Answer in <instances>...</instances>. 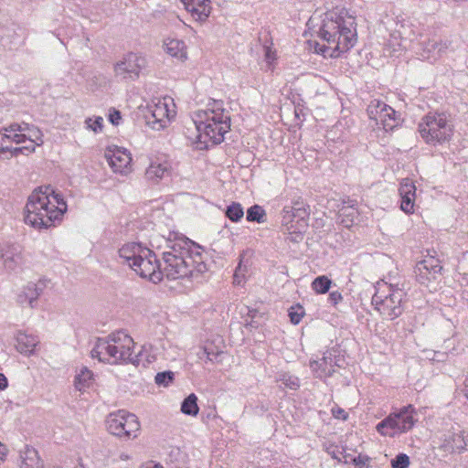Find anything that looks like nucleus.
Listing matches in <instances>:
<instances>
[{
  "mask_svg": "<svg viewBox=\"0 0 468 468\" xmlns=\"http://www.w3.org/2000/svg\"><path fill=\"white\" fill-rule=\"evenodd\" d=\"M167 250L163 252L164 266L160 264L162 278L168 280L197 278L207 271L201 246L185 236L169 239Z\"/></svg>",
  "mask_w": 468,
  "mask_h": 468,
  "instance_id": "nucleus-1",
  "label": "nucleus"
},
{
  "mask_svg": "<svg viewBox=\"0 0 468 468\" xmlns=\"http://www.w3.org/2000/svg\"><path fill=\"white\" fill-rule=\"evenodd\" d=\"M68 206L63 196L51 186L36 188L27 198L25 222L35 229H48L60 223Z\"/></svg>",
  "mask_w": 468,
  "mask_h": 468,
  "instance_id": "nucleus-2",
  "label": "nucleus"
},
{
  "mask_svg": "<svg viewBox=\"0 0 468 468\" xmlns=\"http://www.w3.org/2000/svg\"><path fill=\"white\" fill-rule=\"evenodd\" d=\"M354 18H345L335 12H327L322 20L318 36L328 46L315 42L314 51L324 57H338L340 53L349 50L356 42Z\"/></svg>",
  "mask_w": 468,
  "mask_h": 468,
  "instance_id": "nucleus-3",
  "label": "nucleus"
},
{
  "mask_svg": "<svg viewBox=\"0 0 468 468\" xmlns=\"http://www.w3.org/2000/svg\"><path fill=\"white\" fill-rule=\"evenodd\" d=\"M198 132L200 143L205 147L218 144L224 140V135L230 130V116L224 108L222 101L212 100L206 110H199L193 119Z\"/></svg>",
  "mask_w": 468,
  "mask_h": 468,
  "instance_id": "nucleus-4",
  "label": "nucleus"
},
{
  "mask_svg": "<svg viewBox=\"0 0 468 468\" xmlns=\"http://www.w3.org/2000/svg\"><path fill=\"white\" fill-rule=\"evenodd\" d=\"M121 263L127 264L140 277L148 279L154 283L162 281L160 262L155 253L138 242H129L119 249Z\"/></svg>",
  "mask_w": 468,
  "mask_h": 468,
  "instance_id": "nucleus-5",
  "label": "nucleus"
},
{
  "mask_svg": "<svg viewBox=\"0 0 468 468\" xmlns=\"http://www.w3.org/2000/svg\"><path fill=\"white\" fill-rule=\"evenodd\" d=\"M133 346V339L123 331H118L99 338L91 350V356L109 364H131Z\"/></svg>",
  "mask_w": 468,
  "mask_h": 468,
  "instance_id": "nucleus-6",
  "label": "nucleus"
},
{
  "mask_svg": "<svg viewBox=\"0 0 468 468\" xmlns=\"http://www.w3.org/2000/svg\"><path fill=\"white\" fill-rule=\"evenodd\" d=\"M406 292L394 285H386L384 290L378 288L372 296V305L383 317L393 321L404 312Z\"/></svg>",
  "mask_w": 468,
  "mask_h": 468,
  "instance_id": "nucleus-7",
  "label": "nucleus"
},
{
  "mask_svg": "<svg viewBox=\"0 0 468 468\" xmlns=\"http://www.w3.org/2000/svg\"><path fill=\"white\" fill-rule=\"evenodd\" d=\"M419 133L426 144L435 146L450 141L452 126L444 113L429 112L419 123Z\"/></svg>",
  "mask_w": 468,
  "mask_h": 468,
  "instance_id": "nucleus-8",
  "label": "nucleus"
},
{
  "mask_svg": "<svg viewBox=\"0 0 468 468\" xmlns=\"http://www.w3.org/2000/svg\"><path fill=\"white\" fill-rule=\"evenodd\" d=\"M106 427L111 434L130 440L138 436L140 422L134 414L125 410H118L108 415Z\"/></svg>",
  "mask_w": 468,
  "mask_h": 468,
  "instance_id": "nucleus-9",
  "label": "nucleus"
},
{
  "mask_svg": "<svg viewBox=\"0 0 468 468\" xmlns=\"http://www.w3.org/2000/svg\"><path fill=\"white\" fill-rule=\"evenodd\" d=\"M367 112L368 117L376 121L377 125H380L386 132L393 131L401 121L399 113L379 100L371 101Z\"/></svg>",
  "mask_w": 468,
  "mask_h": 468,
  "instance_id": "nucleus-10",
  "label": "nucleus"
},
{
  "mask_svg": "<svg viewBox=\"0 0 468 468\" xmlns=\"http://www.w3.org/2000/svg\"><path fill=\"white\" fill-rule=\"evenodd\" d=\"M145 66V58L136 53H128L114 66L117 77L122 80H134L139 77L140 72Z\"/></svg>",
  "mask_w": 468,
  "mask_h": 468,
  "instance_id": "nucleus-11",
  "label": "nucleus"
},
{
  "mask_svg": "<svg viewBox=\"0 0 468 468\" xmlns=\"http://www.w3.org/2000/svg\"><path fill=\"white\" fill-rule=\"evenodd\" d=\"M25 263L22 247L19 244L5 243L0 246V264L7 271H15Z\"/></svg>",
  "mask_w": 468,
  "mask_h": 468,
  "instance_id": "nucleus-12",
  "label": "nucleus"
},
{
  "mask_svg": "<svg viewBox=\"0 0 468 468\" xmlns=\"http://www.w3.org/2000/svg\"><path fill=\"white\" fill-rule=\"evenodd\" d=\"M441 449L444 452L453 453L468 450V432L459 428H452L443 434Z\"/></svg>",
  "mask_w": 468,
  "mask_h": 468,
  "instance_id": "nucleus-13",
  "label": "nucleus"
},
{
  "mask_svg": "<svg viewBox=\"0 0 468 468\" xmlns=\"http://www.w3.org/2000/svg\"><path fill=\"white\" fill-rule=\"evenodd\" d=\"M145 179L151 184H157L172 175V165L165 157H157L151 161L145 170Z\"/></svg>",
  "mask_w": 468,
  "mask_h": 468,
  "instance_id": "nucleus-14",
  "label": "nucleus"
},
{
  "mask_svg": "<svg viewBox=\"0 0 468 468\" xmlns=\"http://www.w3.org/2000/svg\"><path fill=\"white\" fill-rule=\"evenodd\" d=\"M442 266L438 259L430 257L419 261L415 267L416 278L420 283L435 280L441 272Z\"/></svg>",
  "mask_w": 468,
  "mask_h": 468,
  "instance_id": "nucleus-15",
  "label": "nucleus"
},
{
  "mask_svg": "<svg viewBox=\"0 0 468 468\" xmlns=\"http://www.w3.org/2000/svg\"><path fill=\"white\" fill-rule=\"evenodd\" d=\"M415 409L412 405L403 407L399 412L390 414L392 418L394 431L396 433L407 432L412 429L415 423L413 414Z\"/></svg>",
  "mask_w": 468,
  "mask_h": 468,
  "instance_id": "nucleus-16",
  "label": "nucleus"
},
{
  "mask_svg": "<svg viewBox=\"0 0 468 468\" xmlns=\"http://www.w3.org/2000/svg\"><path fill=\"white\" fill-rule=\"evenodd\" d=\"M181 2L185 9L197 22H205L211 13L210 0H181Z\"/></svg>",
  "mask_w": 468,
  "mask_h": 468,
  "instance_id": "nucleus-17",
  "label": "nucleus"
},
{
  "mask_svg": "<svg viewBox=\"0 0 468 468\" xmlns=\"http://www.w3.org/2000/svg\"><path fill=\"white\" fill-rule=\"evenodd\" d=\"M336 366L339 367L335 356L331 351L325 352L320 360L310 362L311 368L315 373V376L320 378L331 377Z\"/></svg>",
  "mask_w": 468,
  "mask_h": 468,
  "instance_id": "nucleus-18",
  "label": "nucleus"
},
{
  "mask_svg": "<svg viewBox=\"0 0 468 468\" xmlns=\"http://www.w3.org/2000/svg\"><path fill=\"white\" fill-rule=\"evenodd\" d=\"M174 113L167 108L166 102L159 101L151 110V117H148L147 122L152 125L153 129L160 130L166 126Z\"/></svg>",
  "mask_w": 468,
  "mask_h": 468,
  "instance_id": "nucleus-19",
  "label": "nucleus"
},
{
  "mask_svg": "<svg viewBox=\"0 0 468 468\" xmlns=\"http://www.w3.org/2000/svg\"><path fill=\"white\" fill-rule=\"evenodd\" d=\"M5 132L11 133V132H19V133H27V139L33 144L36 145H42L43 144V133L39 128L37 126L22 122H14L11 123L9 126L5 127Z\"/></svg>",
  "mask_w": 468,
  "mask_h": 468,
  "instance_id": "nucleus-20",
  "label": "nucleus"
},
{
  "mask_svg": "<svg viewBox=\"0 0 468 468\" xmlns=\"http://www.w3.org/2000/svg\"><path fill=\"white\" fill-rule=\"evenodd\" d=\"M106 158L113 172L120 174H125L128 171L132 161L130 154L119 148L112 152L109 151L106 154Z\"/></svg>",
  "mask_w": 468,
  "mask_h": 468,
  "instance_id": "nucleus-21",
  "label": "nucleus"
},
{
  "mask_svg": "<svg viewBox=\"0 0 468 468\" xmlns=\"http://www.w3.org/2000/svg\"><path fill=\"white\" fill-rule=\"evenodd\" d=\"M357 201L354 199H344L338 212V218L345 228L352 227L359 216Z\"/></svg>",
  "mask_w": 468,
  "mask_h": 468,
  "instance_id": "nucleus-22",
  "label": "nucleus"
},
{
  "mask_svg": "<svg viewBox=\"0 0 468 468\" xmlns=\"http://www.w3.org/2000/svg\"><path fill=\"white\" fill-rule=\"evenodd\" d=\"M401 30H394L384 47V52L390 57H399L408 48V38Z\"/></svg>",
  "mask_w": 468,
  "mask_h": 468,
  "instance_id": "nucleus-23",
  "label": "nucleus"
},
{
  "mask_svg": "<svg viewBox=\"0 0 468 468\" xmlns=\"http://www.w3.org/2000/svg\"><path fill=\"white\" fill-rule=\"evenodd\" d=\"M399 192L401 197V210L407 214L412 213L414 210L416 186L412 182L406 180L401 183Z\"/></svg>",
  "mask_w": 468,
  "mask_h": 468,
  "instance_id": "nucleus-24",
  "label": "nucleus"
},
{
  "mask_svg": "<svg viewBox=\"0 0 468 468\" xmlns=\"http://www.w3.org/2000/svg\"><path fill=\"white\" fill-rule=\"evenodd\" d=\"M164 48L169 56L179 61L183 62L187 58L186 47L182 40L176 38L166 39L164 42Z\"/></svg>",
  "mask_w": 468,
  "mask_h": 468,
  "instance_id": "nucleus-25",
  "label": "nucleus"
},
{
  "mask_svg": "<svg viewBox=\"0 0 468 468\" xmlns=\"http://www.w3.org/2000/svg\"><path fill=\"white\" fill-rule=\"evenodd\" d=\"M20 457L22 459L21 468H43L38 452L33 447L26 446L25 450L21 452Z\"/></svg>",
  "mask_w": 468,
  "mask_h": 468,
  "instance_id": "nucleus-26",
  "label": "nucleus"
},
{
  "mask_svg": "<svg viewBox=\"0 0 468 468\" xmlns=\"http://www.w3.org/2000/svg\"><path fill=\"white\" fill-rule=\"evenodd\" d=\"M155 359L156 355L152 345H144L137 354H132L131 364L135 366L143 364L145 366L154 362Z\"/></svg>",
  "mask_w": 468,
  "mask_h": 468,
  "instance_id": "nucleus-27",
  "label": "nucleus"
},
{
  "mask_svg": "<svg viewBox=\"0 0 468 468\" xmlns=\"http://www.w3.org/2000/svg\"><path fill=\"white\" fill-rule=\"evenodd\" d=\"M16 348L20 353L31 354L38 344L37 336L19 332L16 336Z\"/></svg>",
  "mask_w": 468,
  "mask_h": 468,
  "instance_id": "nucleus-28",
  "label": "nucleus"
},
{
  "mask_svg": "<svg viewBox=\"0 0 468 468\" xmlns=\"http://www.w3.org/2000/svg\"><path fill=\"white\" fill-rule=\"evenodd\" d=\"M46 281L39 280L37 282H28L24 288L26 298L29 299V306L34 307L35 303L46 289Z\"/></svg>",
  "mask_w": 468,
  "mask_h": 468,
  "instance_id": "nucleus-29",
  "label": "nucleus"
},
{
  "mask_svg": "<svg viewBox=\"0 0 468 468\" xmlns=\"http://www.w3.org/2000/svg\"><path fill=\"white\" fill-rule=\"evenodd\" d=\"M93 381V373L87 367H82L80 372L75 376L74 385L75 388L82 391L89 388Z\"/></svg>",
  "mask_w": 468,
  "mask_h": 468,
  "instance_id": "nucleus-30",
  "label": "nucleus"
},
{
  "mask_svg": "<svg viewBox=\"0 0 468 468\" xmlns=\"http://www.w3.org/2000/svg\"><path fill=\"white\" fill-rule=\"evenodd\" d=\"M181 411L189 416H197L199 411L197 397L191 393L181 403Z\"/></svg>",
  "mask_w": 468,
  "mask_h": 468,
  "instance_id": "nucleus-31",
  "label": "nucleus"
},
{
  "mask_svg": "<svg viewBox=\"0 0 468 468\" xmlns=\"http://www.w3.org/2000/svg\"><path fill=\"white\" fill-rule=\"evenodd\" d=\"M246 219L249 222L264 223L267 219V214L261 206L253 205L247 210Z\"/></svg>",
  "mask_w": 468,
  "mask_h": 468,
  "instance_id": "nucleus-32",
  "label": "nucleus"
},
{
  "mask_svg": "<svg viewBox=\"0 0 468 468\" xmlns=\"http://www.w3.org/2000/svg\"><path fill=\"white\" fill-rule=\"evenodd\" d=\"M225 216L232 222H239L244 216V209L241 204L232 202L227 207Z\"/></svg>",
  "mask_w": 468,
  "mask_h": 468,
  "instance_id": "nucleus-33",
  "label": "nucleus"
},
{
  "mask_svg": "<svg viewBox=\"0 0 468 468\" xmlns=\"http://www.w3.org/2000/svg\"><path fill=\"white\" fill-rule=\"evenodd\" d=\"M331 283L332 282L328 277L322 275L314 280L312 288L318 293H325L329 291Z\"/></svg>",
  "mask_w": 468,
  "mask_h": 468,
  "instance_id": "nucleus-34",
  "label": "nucleus"
},
{
  "mask_svg": "<svg viewBox=\"0 0 468 468\" xmlns=\"http://www.w3.org/2000/svg\"><path fill=\"white\" fill-rule=\"evenodd\" d=\"M376 429L378 432L383 436L393 437L396 434V432L394 431L393 421L392 418H390V415L385 418L379 423H378Z\"/></svg>",
  "mask_w": 468,
  "mask_h": 468,
  "instance_id": "nucleus-35",
  "label": "nucleus"
},
{
  "mask_svg": "<svg viewBox=\"0 0 468 468\" xmlns=\"http://www.w3.org/2000/svg\"><path fill=\"white\" fill-rule=\"evenodd\" d=\"M279 381H281L286 388L292 390H296L300 387L299 378L288 373L282 374Z\"/></svg>",
  "mask_w": 468,
  "mask_h": 468,
  "instance_id": "nucleus-36",
  "label": "nucleus"
},
{
  "mask_svg": "<svg viewBox=\"0 0 468 468\" xmlns=\"http://www.w3.org/2000/svg\"><path fill=\"white\" fill-rule=\"evenodd\" d=\"M304 314L305 313L303 307L300 304H297L295 306H292L289 309L288 315L292 324H298L303 317Z\"/></svg>",
  "mask_w": 468,
  "mask_h": 468,
  "instance_id": "nucleus-37",
  "label": "nucleus"
},
{
  "mask_svg": "<svg viewBox=\"0 0 468 468\" xmlns=\"http://www.w3.org/2000/svg\"><path fill=\"white\" fill-rule=\"evenodd\" d=\"M36 150V144H33L30 143V144L21 147H11L9 146V149H7V152L10 153L11 157H16L19 154H29L34 153Z\"/></svg>",
  "mask_w": 468,
  "mask_h": 468,
  "instance_id": "nucleus-38",
  "label": "nucleus"
},
{
  "mask_svg": "<svg viewBox=\"0 0 468 468\" xmlns=\"http://www.w3.org/2000/svg\"><path fill=\"white\" fill-rule=\"evenodd\" d=\"M174 376L172 371H163L156 374L154 380L158 386L167 387L174 380Z\"/></svg>",
  "mask_w": 468,
  "mask_h": 468,
  "instance_id": "nucleus-39",
  "label": "nucleus"
},
{
  "mask_svg": "<svg viewBox=\"0 0 468 468\" xmlns=\"http://www.w3.org/2000/svg\"><path fill=\"white\" fill-rule=\"evenodd\" d=\"M410 463V457L406 453H399L391 460L392 468H408Z\"/></svg>",
  "mask_w": 468,
  "mask_h": 468,
  "instance_id": "nucleus-40",
  "label": "nucleus"
},
{
  "mask_svg": "<svg viewBox=\"0 0 468 468\" xmlns=\"http://www.w3.org/2000/svg\"><path fill=\"white\" fill-rule=\"evenodd\" d=\"M448 48V43L447 41H436V40H430L427 45V49L431 51V49L438 50V53L444 52Z\"/></svg>",
  "mask_w": 468,
  "mask_h": 468,
  "instance_id": "nucleus-41",
  "label": "nucleus"
},
{
  "mask_svg": "<svg viewBox=\"0 0 468 468\" xmlns=\"http://www.w3.org/2000/svg\"><path fill=\"white\" fill-rule=\"evenodd\" d=\"M88 127L90 128L93 132L99 133L102 131L103 127V118L97 117L93 122L90 118L86 121Z\"/></svg>",
  "mask_w": 468,
  "mask_h": 468,
  "instance_id": "nucleus-42",
  "label": "nucleus"
},
{
  "mask_svg": "<svg viewBox=\"0 0 468 468\" xmlns=\"http://www.w3.org/2000/svg\"><path fill=\"white\" fill-rule=\"evenodd\" d=\"M5 133H7L8 140L11 142H14L16 144H22L27 140L26 133H19V132H11V133L5 132Z\"/></svg>",
  "mask_w": 468,
  "mask_h": 468,
  "instance_id": "nucleus-43",
  "label": "nucleus"
},
{
  "mask_svg": "<svg viewBox=\"0 0 468 468\" xmlns=\"http://www.w3.org/2000/svg\"><path fill=\"white\" fill-rule=\"evenodd\" d=\"M284 213L290 214L292 213V217H299L301 219H303L307 216V212L305 208H293V207H285L283 209Z\"/></svg>",
  "mask_w": 468,
  "mask_h": 468,
  "instance_id": "nucleus-44",
  "label": "nucleus"
},
{
  "mask_svg": "<svg viewBox=\"0 0 468 468\" xmlns=\"http://www.w3.org/2000/svg\"><path fill=\"white\" fill-rule=\"evenodd\" d=\"M122 120L121 112L116 109H111L109 113V121L113 125H119L120 121Z\"/></svg>",
  "mask_w": 468,
  "mask_h": 468,
  "instance_id": "nucleus-45",
  "label": "nucleus"
},
{
  "mask_svg": "<svg viewBox=\"0 0 468 468\" xmlns=\"http://www.w3.org/2000/svg\"><path fill=\"white\" fill-rule=\"evenodd\" d=\"M332 415L338 420H346L348 413L342 408L335 407L332 409Z\"/></svg>",
  "mask_w": 468,
  "mask_h": 468,
  "instance_id": "nucleus-46",
  "label": "nucleus"
},
{
  "mask_svg": "<svg viewBox=\"0 0 468 468\" xmlns=\"http://www.w3.org/2000/svg\"><path fill=\"white\" fill-rule=\"evenodd\" d=\"M206 349H207V360L210 361V362H214L217 357L221 354V351H218V350H214L213 347L211 346H206Z\"/></svg>",
  "mask_w": 468,
  "mask_h": 468,
  "instance_id": "nucleus-47",
  "label": "nucleus"
},
{
  "mask_svg": "<svg viewBox=\"0 0 468 468\" xmlns=\"http://www.w3.org/2000/svg\"><path fill=\"white\" fill-rule=\"evenodd\" d=\"M343 300L342 294L338 291L331 292L328 296V301L331 304L336 305Z\"/></svg>",
  "mask_w": 468,
  "mask_h": 468,
  "instance_id": "nucleus-48",
  "label": "nucleus"
},
{
  "mask_svg": "<svg viewBox=\"0 0 468 468\" xmlns=\"http://www.w3.org/2000/svg\"><path fill=\"white\" fill-rule=\"evenodd\" d=\"M9 141L7 137V133L0 132V153H6L9 146L5 144V143Z\"/></svg>",
  "mask_w": 468,
  "mask_h": 468,
  "instance_id": "nucleus-49",
  "label": "nucleus"
},
{
  "mask_svg": "<svg viewBox=\"0 0 468 468\" xmlns=\"http://www.w3.org/2000/svg\"><path fill=\"white\" fill-rule=\"evenodd\" d=\"M207 349H206V346H203V347H200L199 350L197 352V359L198 361L200 362H208V360H207Z\"/></svg>",
  "mask_w": 468,
  "mask_h": 468,
  "instance_id": "nucleus-50",
  "label": "nucleus"
},
{
  "mask_svg": "<svg viewBox=\"0 0 468 468\" xmlns=\"http://www.w3.org/2000/svg\"><path fill=\"white\" fill-rule=\"evenodd\" d=\"M368 460H369V458L367 456L358 455L357 457H355L353 459V463L355 465L358 466V465L365 464L366 462H367Z\"/></svg>",
  "mask_w": 468,
  "mask_h": 468,
  "instance_id": "nucleus-51",
  "label": "nucleus"
},
{
  "mask_svg": "<svg viewBox=\"0 0 468 468\" xmlns=\"http://www.w3.org/2000/svg\"><path fill=\"white\" fill-rule=\"evenodd\" d=\"M26 292L24 290L17 295V302L19 304L24 305L27 303L29 305V299L26 298Z\"/></svg>",
  "mask_w": 468,
  "mask_h": 468,
  "instance_id": "nucleus-52",
  "label": "nucleus"
},
{
  "mask_svg": "<svg viewBox=\"0 0 468 468\" xmlns=\"http://www.w3.org/2000/svg\"><path fill=\"white\" fill-rule=\"evenodd\" d=\"M247 271V267L242 265V259L239 260V262L235 270V272L239 273L242 277H245V273Z\"/></svg>",
  "mask_w": 468,
  "mask_h": 468,
  "instance_id": "nucleus-53",
  "label": "nucleus"
},
{
  "mask_svg": "<svg viewBox=\"0 0 468 468\" xmlns=\"http://www.w3.org/2000/svg\"><path fill=\"white\" fill-rule=\"evenodd\" d=\"M8 381L5 376L0 373V391L7 388Z\"/></svg>",
  "mask_w": 468,
  "mask_h": 468,
  "instance_id": "nucleus-54",
  "label": "nucleus"
},
{
  "mask_svg": "<svg viewBox=\"0 0 468 468\" xmlns=\"http://www.w3.org/2000/svg\"><path fill=\"white\" fill-rule=\"evenodd\" d=\"M244 277H242L239 273L234 272L233 275V283L237 285H240L243 282Z\"/></svg>",
  "mask_w": 468,
  "mask_h": 468,
  "instance_id": "nucleus-55",
  "label": "nucleus"
},
{
  "mask_svg": "<svg viewBox=\"0 0 468 468\" xmlns=\"http://www.w3.org/2000/svg\"><path fill=\"white\" fill-rule=\"evenodd\" d=\"M6 455V448L0 442V463L5 460Z\"/></svg>",
  "mask_w": 468,
  "mask_h": 468,
  "instance_id": "nucleus-56",
  "label": "nucleus"
},
{
  "mask_svg": "<svg viewBox=\"0 0 468 468\" xmlns=\"http://www.w3.org/2000/svg\"><path fill=\"white\" fill-rule=\"evenodd\" d=\"M328 453L335 460H337L338 462H340V457L339 455L342 454V452L339 451V450H333L332 452L331 451H328Z\"/></svg>",
  "mask_w": 468,
  "mask_h": 468,
  "instance_id": "nucleus-57",
  "label": "nucleus"
},
{
  "mask_svg": "<svg viewBox=\"0 0 468 468\" xmlns=\"http://www.w3.org/2000/svg\"><path fill=\"white\" fill-rule=\"evenodd\" d=\"M463 385H464L463 392H464L465 397L468 399V376L466 377Z\"/></svg>",
  "mask_w": 468,
  "mask_h": 468,
  "instance_id": "nucleus-58",
  "label": "nucleus"
},
{
  "mask_svg": "<svg viewBox=\"0 0 468 468\" xmlns=\"http://www.w3.org/2000/svg\"><path fill=\"white\" fill-rule=\"evenodd\" d=\"M74 468H85V467L82 463H79Z\"/></svg>",
  "mask_w": 468,
  "mask_h": 468,
  "instance_id": "nucleus-59",
  "label": "nucleus"
}]
</instances>
